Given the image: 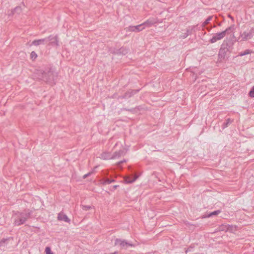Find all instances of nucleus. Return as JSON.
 Segmentation results:
<instances>
[{"instance_id": "obj_34", "label": "nucleus", "mask_w": 254, "mask_h": 254, "mask_svg": "<svg viewBox=\"0 0 254 254\" xmlns=\"http://www.w3.org/2000/svg\"><path fill=\"white\" fill-rule=\"evenodd\" d=\"M118 145L117 144H116V145H115V147H117V146H118V145Z\"/></svg>"}, {"instance_id": "obj_15", "label": "nucleus", "mask_w": 254, "mask_h": 254, "mask_svg": "<svg viewBox=\"0 0 254 254\" xmlns=\"http://www.w3.org/2000/svg\"><path fill=\"white\" fill-rule=\"evenodd\" d=\"M156 23V21H155V20L154 19H148L147 21H146L145 22H144V23H143L142 24H143V26L145 25L150 26V25H152L155 24Z\"/></svg>"}, {"instance_id": "obj_33", "label": "nucleus", "mask_w": 254, "mask_h": 254, "mask_svg": "<svg viewBox=\"0 0 254 254\" xmlns=\"http://www.w3.org/2000/svg\"><path fill=\"white\" fill-rule=\"evenodd\" d=\"M229 16L230 17V18H231V19H233V17L232 16H231L230 15H229Z\"/></svg>"}, {"instance_id": "obj_9", "label": "nucleus", "mask_w": 254, "mask_h": 254, "mask_svg": "<svg viewBox=\"0 0 254 254\" xmlns=\"http://www.w3.org/2000/svg\"><path fill=\"white\" fill-rule=\"evenodd\" d=\"M47 38V41H50V44L52 45H56L58 46V36H53L52 35H50Z\"/></svg>"}, {"instance_id": "obj_28", "label": "nucleus", "mask_w": 254, "mask_h": 254, "mask_svg": "<svg viewBox=\"0 0 254 254\" xmlns=\"http://www.w3.org/2000/svg\"><path fill=\"white\" fill-rule=\"evenodd\" d=\"M93 173V172H89V173L84 175L83 177V179H85L87 177H88V176H90Z\"/></svg>"}, {"instance_id": "obj_29", "label": "nucleus", "mask_w": 254, "mask_h": 254, "mask_svg": "<svg viewBox=\"0 0 254 254\" xmlns=\"http://www.w3.org/2000/svg\"><path fill=\"white\" fill-rule=\"evenodd\" d=\"M126 162V160L124 159V160H122V161H120V162H119L117 164V166H118V167H120V165H121L122 163H124V162Z\"/></svg>"}, {"instance_id": "obj_17", "label": "nucleus", "mask_w": 254, "mask_h": 254, "mask_svg": "<svg viewBox=\"0 0 254 254\" xmlns=\"http://www.w3.org/2000/svg\"><path fill=\"white\" fill-rule=\"evenodd\" d=\"M219 230L222 231H228V225L227 224H222L219 227Z\"/></svg>"}, {"instance_id": "obj_24", "label": "nucleus", "mask_w": 254, "mask_h": 254, "mask_svg": "<svg viewBox=\"0 0 254 254\" xmlns=\"http://www.w3.org/2000/svg\"><path fill=\"white\" fill-rule=\"evenodd\" d=\"M190 31L189 30H187L186 32L184 33L182 36L181 37L183 39L186 38L188 36L189 34H190Z\"/></svg>"}, {"instance_id": "obj_13", "label": "nucleus", "mask_w": 254, "mask_h": 254, "mask_svg": "<svg viewBox=\"0 0 254 254\" xmlns=\"http://www.w3.org/2000/svg\"><path fill=\"white\" fill-rule=\"evenodd\" d=\"M227 52V49L221 48L218 54L219 58L220 59H224Z\"/></svg>"}, {"instance_id": "obj_19", "label": "nucleus", "mask_w": 254, "mask_h": 254, "mask_svg": "<svg viewBox=\"0 0 254 254\" xmlns=\"http://www.w3.org/2000/svg\"><path fill=\"white\" fill-rule=\"evenodd\" d=\"M115 180L114 179H105L103 184L104 185H107V184H110L113 182H115Z\"/></svg>"}, {"instance_id": "obj_8", "label": "nucleus", "mask_w": 254, "mask_h": 254, "mask_svg": "<svg viewBox=\"0 0 254 254\" xmlns=\"http://www.w3.org/2000/svg\"><path fill=\"white\" fill-rule=\"evenodd\" d=\"M139 90H129L126 92L124 95L122 96H120L119 98L125 99L130 98L133 96L134 94H136Z\"/></svg>"}, {"instance_id": "obj_16", "label": "nucleus", "mask_w": 254, "mask_h": 254, "mask_svg": "<svg viewBox=\"0 0 254 254\" xmlns=\"http://www.w3.org/2000/svg\"><path fill=\"white\" fill-rule=\"evenodd\" d=\"M237 230V227L235 225H228V231L234 232Z\"/></svg>"}, {"instance_id": "obj_31", "label": "nucleus", "mask_w": 254, "mask_h": 254, "mask_svg": "<svg viewBox=\"0 0 254 254\" xmlns=\"http://www.w3.org/2000/svg\"><path fill=\"white\" fill-rule=\"evenodd\" d=\"M191 248H192L191 247H190V248H189L188 249V250L186 251V253H187V252H188L189 251H191Z\"/></svg>"}, {"instance_id": "obj_7", "label": "nucleus", "mask_w": 254, "mask_h": 254, "mask_svg": "<svg viewBox=\"0 0 254 254\" xmlns=\"http://www.w3.org/2000/svg\"><path fill=\"white\" fill-rule=\"evenodd\" d=\"M142 23L137 26H130L127 28V32H138L144 29V27H142Z\"/></svg>"}, {"instance_id": "obj_14", "label": "nucleus", "mask_w": 254, "mask_h": 254, "mask_svg": "<svg viewBox=\"0 0 254 254\" xmlns=\"http://www.w3.org/2000/svg\"><path fill=\"white\" fill-rule=\"evenodd\" d=\"M233 120H231L230 118H228L226 120V122L224 123L222 125V128H225L228 127L229 125H230L233 122Z\"/></svg>"}, {"instance_id": "obj_6", "label": "nucleus", "mask_w": 254, "mask_h": 254, "mask_svg": "<svg viewBox=\"0 0 254 254\" xmlns=\"http://www.w3.org/2000/svg\"><path fill=\"white\" fill-rule=\"evenodd\" d=\"M254 35V28H251L249 31L244 32L240 35L242 40L241 41H247L252 38Z\"/></svg>"}, {"instance_id": "obj_25", "label": "nucleus", "mask_w": 254, "mask_h": 254, "mask_svg": "<svg viewBox=\"0 0 254 254\" xmlns=\"http://www.w3.org/2000/svg\"><path fill=\"white\" fill-rule=\"evenodd\" d=\"M46 254H53L51 248L49 247H47L45 249Z\"/></svg>"}, {"instance_id": "obj_3", "label": "nucleus", "mask_w": 254, "mask_h": 254, "mask_svg": "<svg viewBox=\"0 0 254 254\" xmlns=\"http://www.w3.org/2000/svg\"><path fill=\"white\" fill-rule=\"evenodd\" d=\"M234 26L232 25L226 28L225 30L221 32L216 33L214 36H213L212 38L210 40V43H214L216 42L217 41L223 39L227 34L231 33L234 31Z\"/></svg>"}, {"instance_id": "obj_5", "label": "nucleus", "mask_w": 254, "mask_h": 254, "mask_svg": "<svg viewBox=\"0 0 254 254\" xmlns=\"http://www.w3.org/2000/svg\"><path fill=\"white\" fill-rule=\"evenodd\" d=\"M116 246L120 247L122 249H127L128 247H132L133 245L130 243L127 242L125 240L116 239L115 242Z\"/></svg>"}, {"instance_id": "obj_23", "label": "nucleus", "mask_w": 254, "mask_h": 254, "mask_svg": "<svg viewBox=\"0 0 254 254\" xmlns=\"http://www.w3.org/2000/svg\"><path fill=\"white\" fill-rule=\"evenodd\" d=\"M220 212H221V211L220 210L214 211L210 213V214H209L208 215V217H210L213 215H217L219 214Z\"/></svg>"}, {"instance_id": "obj_11", "label": "nucleus", "mask_w": 254, "mask_h": 254, "mask_svg": "<svg viewBox=\"0 0 254 254\" xmlns=\"http://www.w3.org/2000/svg\"><path fill=\"white\" fill-rule=\"evenodd\" d=\"M45 42H47V38L35 40L30 44V46L33 45L37 46L41 44H44Z\"/></svg>"}, {"instance_id": "obj_30", "label": "nucleus", "mask_w": 254, "mask_h": 254, "mask_svg": "<svg viewBox=\"0 0 254 254\" xmlns=\"http://www.w3.org/2000/svg\"><path fill=\"white\" fill-rule=\"evenodd\" d=\"M6 239H3L0 242V246H2L3 243H4L5 241H6Z\"/></svg>"}, {"instance_id": "obj_1", "label": "nucleus", "mask_w": 254, "mask_h": 254, "mask_svg": "<svg viewBox=\"0 0 254 254\" xmlns=\"http://www.w3.org/2000/svg\"><path fill=\"white\" fill-rule=\"evenodd\" d=\"M35 75L38 80L43 81L51 85L56 84L54 72L51 69L46 71L37 69L35 72Z\"/></svg>"}, {"instance_id": "obj_18", "label": "nucleus", "mask_w": 254, "mask_h": 254, "mask_svg": "<svg viewBox=\"0 0 254 254\" xmlns=\"http://www.w3.org/2000/svg\"><path fill=\"white\" fill-rule=\"evenodd\" d=\"M119 53L122 54L123 55H126L128 51L127 50L126 48L122 47L119 50Z\"/></svg>"}, {"instance_id": "obj_12", "label": "nucleus", "mask_w": 254, "mask_h": 254, "mask_svg": "<svg viewBox=\"0 0 254 254\" xmlns=\"http://www.w3.org/2000/svg\"><path fill=\"white\" fill-rule=\"evenodd\" d=\"M137 176L136 175H134L133 176H127L124 177V182L128 184V183H132L134 182L137 178Z\"/></svg>"}, {"instance_id": "obj_20", "label": "nucleus", "mask_w": 254, "mask_h": 254, "mask_svg": "<svg viewBox=\"0 0 254 254\" xmlns=\"http://www.w3.org/2000/svg\"><path fill=\"white\" fill-rule=\"evenodd\" d=\"M212 18V16H209L205 20V21L202 23V26H205L207 24H208L210 20H211Z\"/></svg>"}, {"instance_id": "obj_10", "label": "nucleus", "mask_w": 254, "mask_h": 254, "mask_svg": "<svg viewBox=\"0 0 254 254\" xmlns=\"http://www.w3.org/2000/svg\"><path fill=\"white\" fill-rule=\"evenodd\" d=\"M58 219L59 221H63L67 223H70V220L68 218L66 215L61 212L58 214Z\"/></svg>"}, {"instance_id": "obj_35", "label": "nucleus", "mask_w": 254, "mask_h": 254, "mask_svg": "<svg viewBox=\"0 0 254 254\" xmlns=\"http://www.w3.org/2000/svg\"><path fill=\"white\" fill-rule=\"evenodd\" d=\"M17 8H18V7H15V9H14V10H15V9H16Z\"/></svg>"}, {"instance_id": "obj_22", "label": "nucleus", "mask_w": 254, "mask_h": 254, "mask_svg": "<svg viewBox=\"0 0 254 254\" xmlns=\"http://www.w3.org/2000/svg\"><path fill=\"white\" fill-rule=\"evenodd\" d=\"M37 54L34 51H32L30 54V59L32 61H34L37 58Z\"/></svg>"}, {"instance_id": "obj_21", "label": "nucleus", "mask_w": 254, "mask_h": 254, "mask_svg": "<svg viewBox=\"0 0 254 254\" xmlns=\"http://www.w3.org/2000/svg\"><path fill=\"white\" fill-rule=\"evenodd\" d=\"M251 53V51L250 50L247 49V50H245L244 52H241L240 53H239V56L242 57V56L249 54Z\"/></svg>"}, {"instance_id": "obj_2", "label": "nucleus", "mask_w": 254, "mask_h": 254, "mask_svg": "<svg viewBox=\"0 0 254 254\" xmlns=\"http://www.w3.org/2000/svg\"><path fill=\"white\" fill-rule=\"evenodd\" d=\"M29 217L30 212L27 211L23 212H16L13 215L14 224L16 226L23 224Z\"/></svg>"}, {"instance_id": "obj_27", "label": "nucleus", "mask_w": 254, "mask_h": 254, "mask_svg": "<svg viewBox=\"0 0 254 254\" xmlns=\"http://www.w3.org/2000/svg\"><path fill=\"white\" fill-rule=\"evenodd\" d=\"M91 208H92V207L89 205H82V209L85 211L91 209Z\"/></svg>"}, {"instance_id": "obj_26", "label": "nucleus", "mask_w": 254, "mask_h": 254, "mask_svg": "<svg viewBox=\"0 0 254 254\" xmlns=\"http://www.w3.org/2000/svg\"><path fill=\"white\" fill-rule=\"evenodd\" d=\"M249 95L251 97H254V86L252 87V88L250 90V91L249 93Z\"/></svg>"}, {"instance_id": "obj_4", "label": "nucleus", "mask_w": 254, "mask_h": 254, "mask_svg": "<svg viewBox=\"0 0 254 254\" xmlns=\"http://www.w3.org/2000/svg\"><path fill=\"white\" fill-rule=\"evenodd\" d=\"M128 150V147L126 145H122V148H121L119 151H116L114 154L112 155V156H107L105 159H117L120 158L121 156H124L127 151Z\"/></svg>"}, {"instance_id": "obj_32", "label": "nucleus", "mask_w": 254, "mask_h": 254, "mask_svg": "<svg viewBox=\"0 0 254 254\" xmlns=\"http://www.w3.org/2000/svg\"><path fill=\"white\" fill-rule=\"evenodd\" d=\"M118 187V186L116 185V186H114V188L115 189H116Z\"/></svg>"}]
</instances>
